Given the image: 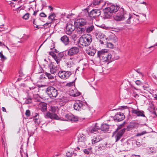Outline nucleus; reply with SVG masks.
<instances>
[{
  "mask_svg": "<svg viewBox=\"0 0 157 157\" xmlns=\"http://www.w3.org/2000/svg\"><path fill=\"white\" fill-rule=\"evenodd\" d=\"M113 17L116 21H120L124 20L127 23L130 24L131 20L133 17L129 13H124L123 9L120 10L119 11V13L113 16Z\"/></svg>",
  "mask_w": 157,
  "mask_h": 157,
  "instance_id": "obj_1",
  "label": "nucleus"
},
{
  "mask_svg": "<svg viewBox=\"0 0 157 157\" xmlns=\"http://www.w3.org/2000/svg\"><path fill=\"white\" fill-rule=\"evenodd\" d=\"M119 7L117 5L112 3L108 4L107 7L103 10L104 16L106 18L111 17L113 13H115L119 10Z\"/></svg>",
  "mask_w": 157,
  "mask_h": 157,
  "instance_id": "obj_2",
  "label": "nucleus"
},
{
  "mask_svg": "<svg viewBox=\"0 0 157 157\" xmlns=\"http://www.w3.org/2000/svg\"><path fill=\"white\" fill-rule=\"evenodd\" d=\"M72 22L74 23V25H72L70 23H67L66 25V33L69 35L72 34V32L74 31V29L78 30V19L73 20Z\"/></svg>",
  "mask_w": 157,
  "mask_h": 157,
  "instance_id": "obj_3",
  "label": "nucleus"
},
{
  "mask_svg": "<svg viewBox=\"0 0 157 157\" xmlns=\"http://www.w3.org/2000/svg\"><path fill=\"white\" fill-rule=\"evenodd\" d=\"M50 110L52 113L49 112L46 113L44 114V117L46 118H50L51 119H55L57 120L59 119V117L56 114V113L58 111V109L57 107L51 106Z\"/></svg>",
  "mask_w": 157,
  "mask_h": 157,
  "instance_id": "obj_4",
  "label": "nucleus"
},
{
  "mask_svg": "<svg viewBox=\"0 0 157 157\" xmlns=\"http://www.w3.org/2000/svg\"><path fill=\"white\" fill-rule=\"evenodd\" d=\"M92 41L90 35H83L79 39V44L84 46L89 45Z\"/></svg>",
  "mask_w": 157,
  "mask_h": 157,
  "instance_id": "obj_5",
  "label": "nucleus"
},
{
  "mask_svg": "<svg viewBox=\"0 0 157 157\" xmlns=\"http://www.w3.org/2000/svg\"><path fill=\"white\" fill-rule=\"evenodd\" d=\"M46 92L50 98H56L58 95L57 90L52 86L48 87L46 89Z\"/></svg>",
  "mask_w": 157,
  "mask_h": 157,
  "instance_id": "obj_6",
  "label": "nucleus"
},
{
  "mask_svg": "<svg viewBox=\"0 0 157 157\" xmlns=\"http://www.w3.org/2000/svg\"><path fill=\"white\" fill-rule=\"evenodd\" d=\"M49 54L55 60L56 63L57 64H60V61L63 57V55L62 53H59L56 54L53 52H49Z\"/></svg>",
  "mask_w": 157,
  "mask_h": 157,
  "instance_id": "obj_7",
  "label": "nucleus"
},
{
  "mask_svg": "<svg viewBox=\"0 0 157 157\" xmlns=\"http://www.w3.org/2000/svg\"><path fill=\"white\" fill-rule=\"evenodd\" d=\"M49 66L50 69V71L52 74H54L58 71L59 68V64L52 62L49 65Z\"/></svg>",
  "mask_w": 157,
  "mask_h": 157,
  "instance_id": "obj_8",
  "label": "nucleus"
},
{
  "mask_svg": "<svg viewBox=\"0 0 157 157\" xmlns=\"http://www.w3.org/2000/svg\"><path fill=\"white\" fill-rule=\"evenodd\" d=\"M87 23V21L86 19V18H79V26H84L86 25ZM79 29H80V31L82 33L84 32L86 29V27L80 28L79 27Z\"/></svg>",
  "mask_w": 157,
  "mask_h": 157,
  "instance_id": "obj_9",
  "label": "nucleus"
},
{
  "mask_svg": "<svg viewBox=\"0 0 157 157\" xmlns=\"http://www.w3.org/2000/svg\"><path fill=\"white\" fill-rule=\"evenodd\" d=\"M71 75V72L68 71H60L58 73L59 77L64 79L68 78Z\"/></svg>",
  "mask_w": 157,
  "mask_h": 157,
  "instance_id": "obj_10",
  "label": "nucleus"
},
{
  "mask_svg": "<svg viewBox=\"0 0 157 157\" xmlns=\"http://www.w3.org/2000/svg\"><path fill=\"white\" fill-rule=\"evenodd\" d=\"M141 125V124L137 122H131L127 126V129L128 131H130L134 128H137Z\"/></svg>",
  "mask_w": 157,
  "mask_h": 157,
  "instance_id": "obj_11",
  "label": "nucleus"
},
{
  "mask_svg": "<svg viewBox=\"0 0 157 157\" xmlns=\"http://www.w3.org/2000/svg\"><path fill=\"white\" fill-rule=\"evenodd\" d=\"M125 116L123 113L121 112L117 113L114 117V120L116 121H120L124 119Z\"/></svg>",
  "mask_w": 157,
  "mask_h": 157,
  "instance_id": "obj_12",
  "label": "nucleus"
},
{
  "mask_svg": "<svg viewBox=\"0 0 157 157\" xmlns=\"http://www.w3.org/2000/svg\"><path fill=\"white\" fill-rule=\"evenodd\" d=\"M109 52L107 49H102L98 52V56L100 59L105 56H107Z\"/></svg>",
  "mask_w": 157,
  "mask_h": 157,
  "instance_id": "obj_13",
  "label": "nucleus"
},
{
  "mask_svg": "<svg viewBox=\"0 0 157 157\" xmlns=\"http://www.w3.org/2000/svg\"><path fill=\"white\" fill-rule=\"evenodd\" d=\"M64 116L66 119L68 121H78V117H75L71 113L67 114L64 115Z\"/></svg>",
  "mask_w": 157,
  "mask_h": 157,
  "instance_id": "obj_14",
  "label": "nucleus"
},
{
  "mask_svg": "<svg viewBox=\"0 0 157 157\" xmlns=\"http://www.w3.org/2000/svg\"><path fill=\"white\" fill-rule=\"evenodd\" d=\"M125 130V128H124L120 130L119 131L117 132L116 135L115 136L116 142H117L120 139L124 132Z\"/></svg>",
  "mask_w": 157,
  "mask_h": 157,
  "instance_id": "obj_15",
  "label": "nucleus"
},
{
  "mask_svg": "<svg viewBox=\"0 0 157 157\" xmlns=\"http://www.w3.org/2000/svg\"><path fill=\"white\" fill-rule=\"evenodd\" d=\"M78 52V48L76 47H73L70 49L68 52V55L71 56L75 54Z\"/></svg>",
  "mask_w": 157,
  "mask_h": 157,
  "instance_id": "obj_16",
  "label": "nucleus"
},
{
  "mask_svg": "<svg viewBox=\"0 0 157 157\" xmlns=\"http://www.w3.org/2000/svg\"><path fill=\"white\" fill-rule=\"evenodd\" d=\"M132 113L135 114L138 117H145L144 112L143 111H140L139 109H133L132 110Z\"/></svg>",
  "mask_w": 157,
  "mask_h": 157,
  "instance_id": "obj_17",
  "label": "nucleus"
},
{
  "mask_svg": "<svg viewBox=\"0 0 157 157\" xmlns=\"http://www.w3.org/2000/svg\"><path fill=\"white\" fill-rule=\"evenodd\" d=\"M86 53L89 55L93 56L96 52V51L94 49L93 47H90L86 49Z\"/></svg>",
  "mask_w": 157,
  "mask_h": 157,
  "instance_id": "obj_18",
  "label": "nucleus"
},
{
  "mask_svg": "<svg viewBox=\"0 0 157 157\" xmlns=\"http://www.w3.org/2000/svg\"><path fill=\"white\" fill-rule=\"evenodd\" d=\"M39 109L42 112H45L47 109V104L45 102H40L38 105Z\"/></svg>",
  "mask_w": 157,
  "mask_h": 157,
  "instance_id": "obj_19",
  "label": "nucleus"
},
{
  "mask_svg": "<svg viewBox=\"0 0 157 157\" xmlns=\"http://www.w3.org/2000/svg\"><path fill=\"white\" fill-rule=\"evenodd\" d=\"M101 11L99 10H93L90 12V16L96 17L100 15Z\"/></svg>",
  "mask_w": 157,
  "mask_h": 157,
  "instance_id": "obj_20",
  "label": "nucleus"
},
{
  "mask_svg": "<svg viewBox=\"0 0 157 157\" xmlns=\"http://www.w3.org/2000/svg\"><path fill=\"white\" fill-rule=\"evenodd\" d=\"M107 56H105L103 57H102L101 59L104 62H110L112 61V55H111L108 53V54Z\"/></svg>",
  "mask_w": 157,
  "mask_h": 157,
  "instance_id": "obj_21",
  "label": "nucleus"
},
{
  "mask_svg": "<svg viewBox=\"0 0 157 157\" xmlns=\"http://www.w3.org/2000/svg\"><path fill=\"white\" fill-rule=\"evenodd\" d=\"M83 101L79 100V108L80 109H85L87 108L88 105L86 102L83 100Z\"/></svg>",
  "mask_w": 157,
  "mask_h": 157,
  "instance_id": "obj_22",
  "label": "nucleus"
},
{
  "mask_svg": "<svg viewBox=\"0 0 157 157\" xmlns=\"http://www.w3.org/2000/svg\"><path fill=\"white\" fill-rule=\"evenodd\" d=\"M70 95L72 96H78V93L77 89L75 88L71 89L70 88Z\"/></svg>",
  "mask_w": 157,
  "mask_h": 157,
  "instance_id": "obj_23",
  "label": "nucleus"
},
{
  "mask_svg": "<svg viewBox=\"0 0 157 157\" xmlns=\"http://www.w3.org/2000/svg\"><path fill=\"white\" fill-rule=\"evenodd\" d=\"M60 40L66 45L68 44L69 43V39L66 35L62 37Z\"/></svg>",
  "mask_w": 157,
  "mask_h": 157,
  "instance_id": "obj_24",
  "label": "nucleus"
},
{
  "mask_svg": "<svg viewBox=\"0 0 157 157\" xmlns=\"http://www.w3.org/2000/svg\"><path fill=\"white\" fill-rule=\"evenodd\" d=\"M77 155V153L74 152L72 149L71 150L68 151L66 153L67 157H71L73 156H75Z\"/></svg>",
  "mask_w": 157,
  "mask_h": 157,
  "instance_id": "obj_25",
  "label": "nucleus"
},
{
  "mask_svg": "<svg viewBox=\"0 0 157 157\" xmlns=\"http://www.w3.org/2000/svg\"><path fill=\"white\" fill-rule=\"evenodd\" d=\"M66 87L69 90H70V88H71V89L75 88V83L73 81L67 83L66 85Z\"/></svg>",
  "mask_w": 157,
  "mask_h": 157,
  "instance_id": "obj_26",
  "label": "nucleus"
},
{
  "mask_svg": "<svg viewBox=\"0 0 157 157\" xmlns=\"http://www.w3.org/2000/svg\"><path fill=\"white\" fill-rule=\"evenodd\" d=\"M88 14V10L86 9H84L82 10V11L79 14V18H80V16L81 17H83L84 18H86L87 15Z\"/></svg>",
  "mask_w": 157,
  "mask_h": 157,
  "instance_id": "obj_27",
  "label": "nucleus"
},
{
  "mask_svg": "<svg viewBox=\"0 0 157 157\" xmlns=\"http://www.w3.org/2000/svg\"><path fill=\"white\" fill-rule=\"evenodd\" d=\"M109 40L113 42L116 43L117 41V38L116 36L113 34L110 35L109 37Z\"/></svg>",
  "mask_w": 157,
  "mask_h": 157,
  "instance_id": "obj_28",
  "label": "nucleus"
},
{
  "mask_svg": "<svg viewBox=\"0 0 157 157\" xmlns=\"http://www.w3.org/2000/svg\"><path fill=\"white\" fill-rule=\"evenodd\" d=\"M100 130V128L98 126V124L97 123L95 124V126L93 128L90 130V132L92 133H96L97 132H98V130Z\"/></svg>",
  "mask_w": 157,
  "mask_h": 157,
  "instance_id": "obj_29",
  "label": "nucleus"
},
{
  "mask_svg": "<svg viewBox=\"0 0 157 157\" xmlns=\"http://www.w3.org/2000/svg\"><path fill=\"white\" fill-rule=\"evenodd\" d=\"M101 130L103 131L108 132L109 130V126L107 124H103L101 126Z\"/></svg>",
  "mask_w": 157,
  "mask_h": 157,
  "instance_id": "obj_30",
  "label": "nucleus"
},
{
  "mask_svg": "<svg viewBox=\"0 0 157 157\" xmlns=\"http://www.w3.org/2000/svg\"><path fill=\"white\" fill-rule=\"evenodd\" d=\"M100 140V139L99 136H94L92 137V139L91 140L92 143V144H94L98 142H99Z\"/></svg>",
  "mask_w": 157,
  "mask_h": 157,
  "instance_id": "obj_31",
  "label": "nucleus"
},
{
  "mask_svg": "<svg viewBox=\"0 0 157 157\" xmlns=\"http://www.w3.org/2000/svg\"><path fill=\"white\" fill-rule=\"evenodd\" d=\"M132 144L129 142H126L123 144L124 148L127 150L129 149L131 147Z\"/></svg>",
  "mask_w": 157,
  "mask_h": 157,
  "instance_id": "obj_32",
  "label": "nucleus"
},
{
  "mask_svg": "<svg viewBox=\"0 0 157 157\" xmlns=\"http://www.w3.org/2000/svg\"><path fill=\"white\" fill-rule=\"evenodd\" d=\"M95 36L96 38L98 39H102L104 38L103 37L104 35L101 33H95Z\"/></svg>",
  "mask_w": 157,
  "mask_h": 157,
  "instance_id": "obj_33",
  "label": "nucleus"
},
{
  "mask_svg": "<svg viewBox=\"0 0 157 157\" xmlns=\"http://www.w3.org/2000/svg\"><path fill=\"white\" fill-rule=\"evenodd\" d=\"M103 1L101 0H94L93 5L95 6L99 5L101 3H103Z\"/></svg>",
  "mask_w": 157,
  "mask_h": 157,
  "instance_id": "obj_34",
  "label": "nucleus"
},
{
  "mask_svg": "<svg viewBox=\"0 0 157 157\" xmlns=\"http://www.w3.org/2000/svg\"><path fill=\"white\" fill-rule=\"evenodd\" d=\"M85 136L83 134H81L79 137V141L81 142H84L86 140Z\"/></svg>",
  "mask_w": 157,
  "mask_h": 157,
  "instance_id": "obj_35",
  "label": "nucleus"
},
{
  "mask_svg": "<svg viewBox=\"0 0 157 157\" xmlns=\"http://www.w3.org/2000/svg\"><path fill=\"white\" fill-rule=\"evenodd\" d=\"M78 31L77 29L75 30L74 34H73L72 36V38L74 41L76 40L78 34Z\"/></svg>",
  "mask_w": 157,
  "mask_h": 157,
  "instance_id": "obj_36",
  "label": "nucleus"
},
{
  "mask_svg": "<svg viewBox=\"0 0 157 157\" xmlns=\"http://www.w3.org/2000/svg\"><path fill=\"white\" fill-rule=\"evenodd\" d=\"M56 16L55 14L52 13L49 15L48 17V19L52 21L55 19Z\"/></svg>",
  "mask_w": 157,
  "mask_h": 157,
  "instance_id": "obj_37",
  "label": "nucleus"
},
{
  "mask_svg": "<svg viewBox=\"0 0 157 157\" xmlns=\"http://www.w3.org/2000/svg\"><path fill=\"white\" fill-rule=\"evenodd\" d=\"M45 74L49 79L52 80L54 78V76L51 75L49 73L45 72Z\"/></svg>",
  "mask_w": 157,
  "mask_h": 157,
  "instance_id": "obj_38",
  "label": "nucleus"
},
{
  "mask_svg": "<svg viewBox=\"0 0 157 157\" xmlns=\"http://www.w3.org/2000/svg\"><path fill=\"white\" fill-rule=\"evenodd\" d=\"M94 29V26L91 25V26L88 27L86 29V31L87 33H89L92 31Z\"/></svg>",
  "mask_w": 157,
  "mask_h": 157,
  "instance_id": "obj_39",
  "label": "nucleus"
},
{
  "mask_svg": "<svg viewBox=\"0 0 157 157\" xmlns=\"http://www.w3.org/2000/svg\"><path fill=\"white\" fill-rule=\"evenodd\" d=\"M91 148H89L88 149H85L83 151L85 154H90L91 153Z\"/></svg>",
  "mask_w": 157,
  "mask_h": 157,
  "instance_id": "obj_40",
  "label": "nucleus"
},
{
  "mask_svg": "<svg viewBox=\"0 0 157 157\" xmlns=\"http://www.w3.org/2000/svg\"><path fill=\"white\" fill-rule=\"evenodd\" d=\"M147 133V132H146V131H144L141 132L137 133L136 134V136H140L142 135H144L145 134H146Z\"/></svg>",
  "mask_w": 157,
  "mask_h": 157,
  "instance_id": "obj_41",
  "label": "nucleus"
},
{
  "mask_svg": "<svg viewBox=\"0 0 157 157\" xmlns=\"http://www.w3.org/2000/svg\"><path fill=\"white\" fill-rule=\"evenodd\" d=\"M106 46L110 48H113V45L111 42H107L105 44Z\"/></svg>",
  "mask_w": 157,
  "mask_h": 157,
  "instance_id": "obj_42",
  "label": "nucleus"
},
{
  "mask_svg": "<svg viewBox=\"0 0 157 157\" xmlns=\"http://www.w3.org/2000/svg\"><path fill=\"white\" fill-rule=\"evenodd\" d=\"M29 17V13H25L22 17L23 19L25 20H27L28 19Z\"/></svg>",
  "mask_w": 157,
  "mask_h": 157,
  "instance_id": "obj_43",
  "label": "nucleus"
},
{
  "mask_svg": "<svg viewBox=\"0 0 157 157\" xmlns=\"http://www.w3.org/2000/svg\"><path fill=\"white\" fill-rule=\"evenodd\" d=\"M29 89L31 90H33V92H35L36 90H38V88L36 86H33L32 87H29ZM33 92V91H32Z\"/></svg>",
  "mask_w": 157,
  "mask_h": 157,
  "instance_id": "obj_44",
  "label": "nucleus"
},
{
  "mask_svg": "<svg viewBox=\"0 0 157 157\" xmlns=\"http://www.w3.org/2000/svg\"><path fill=\"white\" fill-rule=\"evenodd\" d=\"M74 108L76 110H78V104L76 102V103H75L73 105Z\"/></svg>",
  "mask_w": 157,
  "mask_h": 157,
  "instance_id": "obj_45",
  "label": "nucleus"
},
{
  "mask_svg": "<svg viewBox=\"0 0 157 157\" xmlns=\"http://www.w3.org/2000/svg\"><path fill=\"white\" fill-rule=\"evenodd\" d=\"M79 57H81V58L80 59V60L83 59L86 57L85 54L83 53H79Z\"/></svg>",
  "mask_w": 157,
  "mask_h": 157,
  "instance_id": "obj_46",
  "label": "nucleus"
},
{
  "mask_svg": "<svg viewBox=\"0 0 157 157\" xmlns=\"http://www.w3.org/2000/svg\"><path fill=\"white\" fill-rule=\"evenodd\" d=\"M125 123V122H124L122 124H121L120 125H119L117 127V130L118 131L121 128H123L124 127V125Z\"/></svg>",
  "mask_w": 157,
  "mask_h": 157,
  "instance_id": "obj_47",
  "label": "nucleus"
},
{
  "mask_svg": "<svg viewBox=\"0 0 157 157\" xmlns=\"http://www.w3.org/2000/svg\"><path fill=\"white\" fill-rule=\"evenodd\" d=\"M0 57L2 59L4 60L6 59V58L3 55L2 52H0Z\"/></svg>",
  "mask_w": 157,
  "mask_h": 157,
  "instance_id": "obj_48",
  "label": "nucleus"
},
{
  "mask_svg": "<svg viewBox=\"0 0 157 157\" xmlns=\"http://www.w3.org/2000/svg\"><path fill=\"white\" fill-rule=\"evenodd\" d=\"M37 114V115H36L34 117L33 121L34 122V123H35V124H38L39 122L38 121V119H37V118H36V117H37L38 115L37 114Z\"/></svg>",
  "mask_w": 157,
  "mask_h": 157,
  "instance_id": "obj_49",
  "label": "nucleus"
},
{
  "mask_svg": "<svg viewBox=\"0 0 157 157\" xmlns=\"http://www.w3.org/2000/svg\"><path fill=\"white\" fill-rule=\"evenodd\" d=\"M25 114L26 116L28 117H30V111L29 109L26 110L25 113Z\"/></svg>",
  "mask_w": 157,
  "mask_h": 157,
  "instance_id": "obj_50",
  "label": "nucleus"
},
{
  "mask_svg": "<svg viewBox=\"0 0 157 157\" xmlns=\"http://www.w3.org/2000/svg\"><path fill=\"white\" fill-rule=\"evenodd\" d=\"M51 22L49 23H46L44 24V27L47 28L50 27L51 25Z\"/></svg>",
  "mask_w": 157,
  "mask_h": 157,
  "instance_id": "obj_51",
  "label": "nucleus"
},
{
  "mask_svg": "<svg viewBox=\"0 0 157 157\" xmlns=\"http://www.w3.org/2000/svg\"><path fill=\"white\" fill-rule=\"evenodd\" d=\"M40 16L43 17H47V15L44 12L40 13Z\"/></svg>",
  "mask_w": 157,
  "mask_h": 157,
  "instance_id": "obj_52",
  "label": "nucleus"
},
{
  "mask_svg": "<svg viewBox=\"0 0 157 157\" xmlns=\"http://www.w3.org/2000/svg\"><path fill=\"white\" fill-rule=\"evenodd\" d=\"M33 23L34 24V26L36 28H37V29H39V27H38V26L36 24V22H35V20L34 19H33Z\"/></svg>",
  "mask_w": 157,
  "mask_h": 157,
  "instance_id": "obj_53",
  "label": "nucleus"
},
{
  "mask_svg": "<svg viewBox=\"0 0 157 157\" xmlns=\"http://www.w3.org/2000/svg\"><path fill=\"white\" fill-rule=\"evenodd\" d=\"M31 102V100L30 98L27 99L25 101L26 104H29Z\"/></svg>",
  "mask_w": 157,
  "mask_h": 157,
  "instance_id": "obj_54",
  "label": "nucleus"
},
{
  "mask_svg": "<svg viewBox=\"0 0 157 157\" xmlns=\"http://www.w3.org/2000/svg\"><path fill=\"white\" fill-rule=\"evenodd\" d=\"M138 85H140L142 84L141 82L139 80H136L135 82Z\"/></svg>",
  "mask_w": 157,
  "mask_h": 157,
  "instance_id": "obj_55",
  "label": "nucleus"
},
{
  "mask_svg": "<svg viewBox=\"0 0 157 157\" xmlns=\"http://www.w3.org/2000/svg\"><path fill=\"white\" fill-rule=\"evenodd\" d=\"M136 145L138 147H140L141 146V144L139 142H138L136 141Z\"/></svg>",
  "mask_w": 157,
  "mask_h": 157,
  "instance_id": "obj_56",
  "label": "nucleus"
},
{
  "mask_svg": "<svg viewBox=\"0 0 157 157\" xmlns=\"http://www.w3.org/2000/svg\"><path fill=\"white\" fill-rule=\"evenodd\" d=\"M49 9L50 10V11H52L53 10V8L51 6H48Z\"/></svg>",
  "mask_w": 157,
  "mask_h": 157,
  "instance_id": "obj_57",
  "label": "nucleus"
},
{
  "mask_svg": "<svg viewBox=\"0 0 157 157\" xmlns=\"http://www.w3.org/2000/svg\"><path fill=\"white\" fill-rule=\"evenodd\" d=\"M103 39H99V42L101 44H104V42L103 41Z\"/></svg>",
  "mask_w": 157,
  "mask_h": 157,
  "instance_id": "obj_58",
  "label": "nucleus"
},
{
  "mask_svg": "<svg viewBox=\"0 0 157 157\" xmlns=\"http://www.w3.org/2000/svg\"><path fill=\"white\" fill-rule=\"evenodd\" d=\"M153 97L155 99L157 100V95L155 94L153 95Z\"/></svg>",
  "mask_w": 157,
  "mask_h": 157,
  "instance_id": "obj_59",
  "label": "nucleus"
},
{
  "mask_svg": "<svg viewBox=\"0 0 157 157\" xmlns=\"http://www.w3.org/2000/svg\"><path fill=\"white\" fill-rule=\"evenodd\" d=\"M2 111H3V112H6V109H5V108H4V107H2Z\"/></svg>",
  "mask_w": 157,
  "mask_h": 157,
  "instance_id": "obj_60",
  "label": "nucleus"
},
{
  "mask_svg": "<svg viewBox=\"0 0 157 157\" xmlns=\"http://www.w3.org/2000/svg\"><path fill=\"white\" fill-rule=\"evenodd\" d=\"M113 58V60L117 59L119 58V56H117L116 57H115L114 59Z\"/></svg>",
  "mask_w": 157,
  "mask_h": 157,
  "instance_id": "obj_61",
  "label": "nucleus"
},
{
  "mask_svg": "<svg viewBox=\"0 0 157 157\" xmlns=\"http://www.w3.org/2000/svg\"><path fill=\"white\" fill-rule=\"evenodd\" d=\"M37 11H34V13H33V15H36V14L37 13Z\"/></svg>",
  "mask_w": 157,
  "mask_h": 157,
  "instance_id": "obj_62",
  "label": "nucleus"
},
{
  "mask_svg": "<svg viewBox=\"0 0 157 157\" xmlns=\"http://www.w3.org/2000/svg\"><path fill=\"white\" fill-rule=\"evenodd\" d=\"M52 51V52H57V50L56 49H53Z\"/></svg>",
  "mask_w": 157,
  "mask_h": 157,
  "instance_id": "obj_63",
  "label": "nucleus"
},
{
  "mask_svg": "<svg viewBox=\"0 0 157 157\" xmlns=\"http://www.w3.org/2000/svg\"><path fill=\"white\" fill-rule=\"evenodd\" d=\"M24 154L25 155V157H28V155L27 153H24Z\"/></svg>",
  "mask_w": 157,
  "mask_h": 157,
  "instance_id": "obj_64",
  "label": "nucleus"
}]
</instances>
